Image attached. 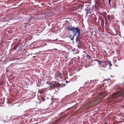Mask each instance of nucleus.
Here are the masks:
<instances>
[{"label": "nucleus", "mask_w": 124, "mask_h": 124, "mask_svg": "<svg viewBox=\"0 0 124 124\" xmlns=\"http://www.w3.org/2000/svg\"><path fill=\"white\" fill-rule=\"evenodd\" d=\"M74 36L73 37H72L71 36H70L69 37L70 38L71 40H73L74 38Z\"/></svg>", "instance_id": "7"}, {"label": "nucleus", "mask_w": 124, "mask_h": 124, "mask_svg": "<svg viewBox=\"0 0 124 124\" xmlns=\"http://www.w3.org/2000/svg\"><path fill=\"white\" fill-rule=\"evenodd\" d=\"M78 44L79 45V46H80L81 45V43L80 42H79Z\"/></svg>", "instance_id": "12"}, {"label": "nucleus", "mask_w": 124, "mask_h": 124, "mask_svg": "<svg viewBox=\"0 0 124 124\" xmlns=\"http://www.w3.org/2000/svg\"><path fill=\"white\" fill-rule=\"evenodd\" d=\"M75 27L72 26L71 25H70L68 26L67 29L68 30L72 31L73 32Z\"/></svg>", "instance_id": "3"}, {"label": "nucleus", "mask_w": 124, "mask_h": 124, "mask_svg": "<svg viewBox=\"0 0 124 124\" xmlns=\"http://www.w3.org/2000/svg\"><path fill=\"white\" fill-rule=\"evenodd\" d=\"M110 0H109V4H110Z\"/></svg>", "instance_id": "14"}, {"label": "nucleus", "mask_w": 124, "mask_h": 124, "mask_svg": "<svg viewBox=\"0 0 124 124\" xmlns=\"http://www.w3.org/2000/svg\"><path fill=\"white\" fill-rule=\"evenodd\" d=\"M80 30L79 28L78 27H75L74 30L73 31V33L74 34V37L77 34V33L79 31H80Z\"/></svg>", "instance_id": "2"}, {"label": "nucleus", "mask_w": 124, "mask_h": 124, "mask_svg": "<svg viewBox=\"0 0 124 124\" xmlns=\"http://www.w3.org/2000/svg\"><path fill=\"white\" fill-rule=\"evenodd\" d=\"M108 62H109L108 64L110 66H112V65L111 63V62L110 61H108Z\"/></svg>", "instance_id": "8"}, {"label": "nucleus", "mask_w": 124, "mask_h": 124, "mask_svg": "<svg viewBox=\"0 0 124 124\" xmlns=\"http://www.w3.org/2000/svg\"><path fill=\"white\" fill-rule=\"evenodd\" d=\"M16 47H13V48L15 50L16 49Z\"/></svg>", "instance_id": "13"}, {"label": "nucleus", "mask_w": 124, "mask_h": 124, "mask_svg": "<svg viewBox=\"0 0 124 124\" xmlns=\"http://www.w3.org/2000/svg\"><path fill=\"white\" fill-rule=\"evenodd\" d=\"M122 95H124V89L118 92L117 93H115L113 95V97H119Z\"/></svg>", "instance_id": "1"}, {"label": "nucleus", "mask_w": 124, "mask_h": 124, "mask_svg": "<svg viewBox=\"0 0 124 124\" xmlns=\"http://www.w3.org/2000/svg\"><path fill=\"white\" fill-rule=\"evenodd\" d=\"M77 46L78 47L80 48V46H79V45L78 44L77 45Z\"/></svg>", "instance_id": "11"}, {"label": "nucleus", "mask_w": 124, "mask_h": 124, "mask_svg": "<svg viewBox=\"0 0 124 124\" xmlns=\"http://www.w3.org/2000/svg\"><path fill=\"white\" fill-rule=\"evenodd\" d=\"M99 63H100V62H101L102 63V62H101V61H99Z\"/></svg>", "instance_id": "16"}, {"label": "nucleus", "mask_w": 124, "mask_h": 124, "mask_svg": "<svg viewBox=\"0 0 124 124\" xmlns=\"http://www.w3.org/2000/svg\"><path fill=\"white\" fill-rule=\"evenodd\" d=\"M38 53H36V54H35V55H37L38 54Z\"/></svg>", "instance_id": "15"}, {"label": "nucleus", "mask_w": 124, "mask_h": 124, "mask_svg": "<svg viewBox=\"0 0 124 124\" xmlns=\"http://www.w3.org/2000/svg\"><path fill=\"white\" fill-rule=\"evenodd\" d=\"M102 94L104 95H106V93H102Z\"/></svg>", "instance_id": "10"}, {"label": "nucleus", "mask_w": 124, "mask_h": 124, "mask_svg": "<svg viewBox=\"0 0 124 124\" xmlns=\"http://www.w3.org/2000/svg\"><path fill=\"white\" fill-rule=\"evenodd\" d=\"M61 74H58V76H59V78H61L62 77L61 76Z\"/></svg>", "instance_id": "9"}, {"label": "nucleus", "mask_w": 124, "mask_h": 124, "mask_svg": "<svg viewBox=\"0 0 124 124\" xmlns=\"http://www.w3.org/2000/svg\"><path fill=\"white\" fill-rule=\"evenodd\" d=\"M77 34H78V36H77V39L80 36V31H79L77 33Z\"/></svg>", "instance_id": "6"}, {"label": "nucleus", "mask_w": 124, "mask_h": 124, "mask_svg": "<svg viewBox=\"0 0 124 124\" xmlns=\"http://www.w3.org/2000/svg\"><path fill=\"white\" fill-rule=\"evenodd\" d=\"M107 17L108 20H110L112 18V16H111L108 15L107 16Z\"/></svg>", "instance_id": "4"}, {"label": "nucleus", "mask_w": 124, "mask_h": 124, "mask_svg": "<svg viewBox=\"0 0 124 124\" xmlns=\"http://www.w3.org/2000/svg\"><path fill=\"white\" fill-rule=\"evenodd\" d=\"M40 99L41 101H43L45 100V99L42 97H41Z\"/></svg>", "instance_id": "5"}]
</instances>
